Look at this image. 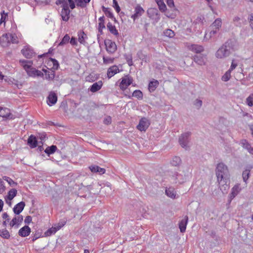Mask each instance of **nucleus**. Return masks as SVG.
Masks as SVG:
<instances>
[{"mask_svg":"<svg viewBox=\"0 0 253 253\" xmlns=\"http://www.w3.org/2000/svg\"><path fill=\"white\" fill-rule=\"evenodd\" d=\"M215 173L220 187L225 185L228 187L229 174L227 167L222 163L218 164Z\"/></svg>","mask_w":253,"mask_h":253,"instance_id":"obj_1","label":"nucleus"},{"mask_svg":"<svg viewBox=\"0 0 253 253\" xmlns=\"http://www.w3.org/2000/svg\"><path fill=\"white\" fill-rule=\"evenodd\" d=\"M19 62L29 76L33 78L43 76V73L42 71L32 67L33 62L32 61L20 60Z\"/></svg>","mask_w":253,"mask_h":253,"instance_id":"obj_2","label":"nucleus"},{"mask_svg":"<svg viewBox=\"0 0 253 253\" xmlns=\"http://www.w3.org/2000/svg\"><path fill=\"white\" fill-rule=\"evenodd\" d=\"M49 62H51L53 64L52 69L47 68V69H42V72L43 73V76H45V79L48 81H52L55 77V71L54 70L57 69L59 64L57 61L54 59L50 58L48 60Z\"/></svg>","mask_w":253,"mask_h":253,"instance_id":"obj_3","label":"nucleus"},{"mask_svg":"<svg viewBox=\"0 0 253 253\" xmlns=\"http://www.w3.org/2000/svg\"><path fill=\"white\" fill-rule=\"evenodd\" d=\"M16 43L18 42L17 37L15 34H6L0 38V43L3 46H7L9 43Z\"/></svg>","mask_w":253,"mask_h":253,"instance_id":"obj_4","label":"nucleus"},{"mask_svg":"<svg viewBox=\"0 0 253 253\" xmlns=\"http://www.w3.org/2000/svg\"><path fill=\"white\" fill-rule=\"evenodd\" d=\"M120 81L119 88L121 91H125L128 86L132 84L133 80L132 77L127 75L120 79Z\"/></svg>","mask_w":253,"mask_h":253,"instance_id":"obj_5","label":"nucleus"},{"mask_svg":"<svg viewBox=\"0 0 253 253\" xmlns=\"http://www.w3.org/2000/svg\"><path fill=\"white\" fill-rule=\"evenodd\" d=\"M222 21L220 18L216 19L211 26V31L210 32V36L215 34L221 27Z\"/></svg>","mask_w":253,"mask_h":253,"instance_id":"obj_6","label":"nucleus"},{"mask_svg":"<svg viewBox=\"0 0 253 253\" xmlns=\"http://www.w3.org/2000/svg\"><path fill=\"white\" fill-rule=\"evenodd\" d=\"M150 125L149 120L146 118H142L140 121L136 128L140 131H146Z\"/></svg>","mask_w":253,"mask_h":253,"instance_id":"obj_7","label":"nucleus"},{"mask_svg":"<svg viewBox=\"0 0 253 253\" xmlns=\"http://www.w3.org/2000/svg\"><path fill=\"white\" fill-rule=\"evenodd\" d=\"M106 50L110 53H114L117 49V45L116 43L109 39H106L104 41Z\"/></svg>","mask_w":253,"mask_h":253,"instance_id":"obj_8","label":"nucleus"},{"mask_svg":"<svg viewBox=\"0 0 253 253\" xmlns=\"http://www.w3.org/2000/svg\"><path fill=\"white\" fill-rule=\"evenodd\" d=\"M229 50L227 49L226 46H221L216 51V57L218 58H223L229 55Z\"/></svg>","mask_w":253,"mask_h":253,"instance_id":"obj_9","label":"nucleus"},{"mask_svg":"<svg viewBox=\"0 0 253 253\" xmlns=\"http://www.w3.org/2000/svg\"><path fill=\"white\" fill-rule=\"evenodd\" d=\"M70 10L69 9L68 4H65L63 5V8L61 12V16L64 21H68L70 18Z\"/></svg>","mask_w":253,"mask_h":253,"instance_id":"obj_10","label":"nucleus"},{"mask_svg":"<svg viewBox=\"0 0 253 253\" xmlns=\"http://www.w3.org/2000/svg\"><path fill=\"white\" fill-rule=\"evenodd\" d=\"M190 132H186L182 134L179 138V142L183 148L187 149L188 147L187 143L188 142V138L190 135Z\"/></svg>","mask_w":253,"mask_h":253,"instance_id":"obj_11","label":"nucleus"},{"mask_svg":"<svg viewBox=\"0 0 253 253\" xmlns=\"http://www.w3.org/2000/svg\"><path fill=\"white\" fill-rule=\"evenodd\" d=\"M23 220V216L21 215L15 216L10 222L9 225L11 227H14L17 228L19 227Z\"/></svg>","mask_w":253,"mask_h":253,"instance_id":"obj_12","label":"nucleus"},{"mask_svg":"<svg viewBox=\"0 0 253 253\" xmlns=\"http://www.w3.org/2000/svg\"><path fill=\"white\" fill-rule=\"evenodd\" d=\"M241 188L240 187V184H236L231 189V192L229 195V202L230 203L231 201L240 193Z\"/></svg>","mask_w":253,"mask_h":253,"instance_id":"obj_13","label":"nucleus"},{"mask_svg":"<svg viewBox=\"0 0 253 253\" xmlns=\"http://www.w3.org/2000/svg\"><path fill=\"white\" fill-rule=\"evenodd\" d=\"M0 117L10 119L13 118L9 109L2 107H0Z\"/></svg>","mask_w":253,"mask_h":253,"instance_id":"obj_14","label":"nucleus"},{"mask_svg":"<svg viewBox=\"0 0 253 253\" xmlns=\"http://www.w3.org/2000/svg\"><path fill=\"white\" fill-rule=\"evenodd\" d=\"M144 13V10L140 5H137L134 9V13L131 15V17L134 21L136 19L141 16Z\"/></svg>","mask_w":253,"mask_h":253,"instance_id":"obj_15","label":"nucleus"},{"mask_svg":"<svg viewBox=\"0 0 253 253\" xmlns=\"http://www.w3.org/2000/svg\"><path fill=\"white\" fill-rule=\"evenodd\" d=\"M120 72V70L117 65H113L108 69L107 75L109 79Z\"/></svg>","mask_w":253,"mask_h":253,"instance_id":"obj_16","label":"nucleus"},{"mask_svg":"<svg viewBox=\"0 0 253 253\" xmlns=\"http://www.w3.org/2000/svg\"><path fill=\"white\" fill-rule=\"evenodd\" d=\"M31 228L27 225H25L20 228L18 231V235L22 237H26L30 235Z\"/></svg>","mask_w":253,"mask_h":253,"instance_id":"obj_17","label":"nucleus"},{"mask_svg":"<svg viewBox=\"0 0 253 253\" xmlns=\"http://www.w3.org/2000/svg\"><path fill=\"white\" fill-rule=\"evenodd\" d=\"M103 82L99 81L97 82L94 83L89 88V91L92 93H94L99 91L103 86Z\"/></svg>","mask_w":253,"mask_h":253,"instance_id":"obj_18","label":"nucleus"},{"mask_svg":"<svg viewBox=\"0 0 253 253\" xmlns=\"http://www.w3.org/2000/svg\"><path fill=\"white\" fill-rule=\"evenodd\" d=\"M57 100V97L55 93L51 92L47 98V103L49 106L55 104Z\"/></svg>","mask_w":253,"mask_h":253,"instance_id":"obj_19","label":"nucleus"},{"mask_svg":"<svg viewBox=\"0 0 253 253\" xmlns=\"http://www.w3.org/2000/svg\"><path fill=\"white\" fill-rule=\"evenodd\" d=\"M25 206V202L21 201L18 203L14 207L13 209L14 213L16 214H19L24 210Z\"/></svg>","mask_w":253,"mask_h":253,"instance_id":"obj_20","label":"nucleus"},{"mask_svg":"<svg viewBox=\"0 0 253 253\" xmlns=\"http://www.w3.org/2000/svg\"><path fill=\"white\" fill-rule=\"evenodd\" d=\"M188 217L186 215L183 219L179 222V228L181 232L183 233L185 231L186 226L188 223Z\"/></svg>","mask_w":253,"mask_h":253,"instance_id":"obj_21","label":"nucleus"},{"mask_svg":"<svg viewBox=\"0 0 253 253\" xmlns=\"http://www.w3.org/2000/svg\"><path fill=\"white\" fill-rule=\"evenodd\" d=\"M253 168V166L252 165L247 166L246 169L243 172L242 177L243 180L245 183H247V181L250 175V171Z\"/></svg>","mask_w":253,"mask_h":253,"instance_id":"obj_22","label":"nucleus"},{"mask_svg":"<svg viewBox=\"0 0 253 253\" xmlns=\"http://www.w3.org/2000/svg\"><path fill=\"white\" fill-rule=\"evenodd\" d=\"M28 144L32 148H36L37 146V139L33 135H31L28 139Z\"/></svg>","mask_w":253,"mask_h":253,"instance_id":"obj_23","label":"nucleus"},{"mask_svg":"<svg viewBox=\"0 0 253 253\" xmlns=\"http://www.w3.org/2000/svg\"><path fill=\"white\" fill-rule=\"evenodd\" d=\"M17 191L16 189L13 188L10 189L7 194V195L5 197L6 202L7 203V200L10 201L12 200L17 195Z\"/></svg>","mask_w":253,"mask_h":253,"instance_id":"obj_24","label":"nucleus"},{"mask_svg":"<svg viewBox=\"0 0 253 253\" xmlns=\"http://www.w3.org/2000/svg\"><path fill=\"white\" fill-rule=\"evenodd\" d=\"M107 29L110 32L113 34L116 37H118L119 35L118 30L116 29V27L113 25L111 22H109L107 25Z\"/></svg>","mask_w":253,"mask_h":253,"instance_id":"obj_25","label":"nucleus"},{"mask_svg":"<svg viewBox=\"0 0 253 253\" xmlns=\"http://www.w3.org/2000/svg\"><path fill=\"white\" fill-rule=\"evenodd\" d=\"M189 50L196 53H200L204 50L203 46L201 45L192 44L188 46Z\"/></svg>","mask_w":253,"mask_h":253,"instance_id":"obj_26","label":"nucleus"},{"mask_svg":"<svg viewBox=\"0 0 253 253\" xmlns=\"http://www.w3.org/2000/svg\"><path fill=\"white\" fill-rule=\"evenodd\" d=\"M166 194L169 198L175 199L176 197V192L174 188L169 187L166 188L165 191Z\"/></svg>","mask_w":253,"mask_h":253,"instance_id":"obj_27","label":"nucleus"},{"mask_svg":"<svg viewBox=\"0 0 253 253\" xmlns=\"http://www.w3.org/2000/svg\"><path fill=\"white\" fill-rule=\"evenodd\" d=\"M99 23H98V31L99 32L102 34L103 33V30L104 29H105V22H104V16H102L99 18L98 19Z\"/></svg>","mask_w":253,"mask_h":253,"instance_id":"obj_28","label":"nucleus"},{"mask_svg":"<svg viewBox=\"0 0 253 253\" xmlns=\"http://www.w3.org/2000/svg\"><path fill=\"white\" fill-rule=\"evenodd\" d=\"M155 1L157 3L160 11L162 12L166 11L167 6L163 0H155Z\"/></svg>","mask_w":253,"mask_h":253,"instance_id":"obj_29","label":"nucleus"},{"mask_svg":"<svg viewBox=\"0 0 253 253\" xmlns=\"http://www.w3.org/2000/svg\"><path fill=\"white\" fill-rule=\"evenodd\" d=\"M9 232L6 229H0V237L4 239H9L10 238Z\"/></svg>","mask_w":253,"mask_h":253,"instance_id":"obj_30","label":"nucleus"},{"mask_svg":"<svg viewBox=\"0 0 253 253\" xmlns=\"http://www.w3.org/2000/svg\"><path fill=\"white\" fill-rule=\"evenodd\" d=\"M57 150V148L56 146L51 145L50 146L47 147L45 150H44V152L48 156H49L50 155L54 153Z\"/></svg>","mask_w":253,"mask_h":253,"instance_id":"obj_31","label":"nucleus"},{"mask_svg":"<svg viewBox=\"0 0 253 253\" xmlns=\"http://www.w3.org/2000/svg\"><path fill=\"white\" fill-rule=\"evenodd\" d=\"M241 144H242V146L248 150V152L251 154L253 155V148L251 147L250 144L247 142L246 140H243L241 141Z\"/></svg>","mask_w":253,"mask_h":253,"instance_id":"obj_32","label":"nucleus"},{"mask_svg":"<svg viewBox=\"0 0 253 253\" xmlns=\"http://www.w3.org/2000/svg\"><path fill=\"white\" fill-rule=\"evenodd\" d=\"M21 53L27 58H31L33 55V52L27 47L23 48L21 50Z\"/></svg>","mask_w":253,"mask_h":253,"instance_id":"obj_33","label":"nucleus"},{"mask_svg":"<svg viewBox=\"0 0 253 253\" xmlns=\"http://www.w3.org/2000/svg\"><path fill=\"white\" fill-rule=\"evenodd\" d=\"M159 83L157 80H154L150 82L148 88L150 91H154L158 86Z\"/></svg>","mask_w":253,"mask_h":253,"instance_id":"obj_34","label":"nucleus"},{"mask_svg":"<svg viewBox=\"0 0 253 253\" xmlns=\"http://www.w3.org/2000/svg\"><path fill=\"white\" fill-rule=\"evenodd\" d=\"M66 222L67 219L64 218L63 219H60L57 223L55 224L54 225L56 227V228L58 230H59L66 224Z\"/></svg>","mask_w":253,"mask_h":253,"instance_id":"obj_35","label":"nucleus"},{"mask_svg":"<svg viewBox=\"0 0 253 253\" xmlns=\"http://www.w3.org/2000/svg\"><path fill=\"white\" fill-rule=\"evenodd\" d=\"M132 96L137 98L138 99H142L143 98V93L140 90H135L133 91ZM130 98L131 96H129Z\"/></svg>","mask_w":253,"mask_h":253,"instance_id":"obj_36","label":"nucleus"},{"mask_svg":"<svg viewBox=\"0 0 253 253\" xmlns=\"http://www.w3.org/2000/svg\"><path fill=\"white\" fill-rule=\"evenodd\" d=\"M57 231H58L56 227L53 225L51 228L48 229L45 233V236H50L52 234H55Z\"/></svg>","mask_w":253,"mask_h":253,"instance_id":"obj_37","label":"nucleus"},{"mask_svg":"<svg viewBox=\"0 0 253 253\" xmlns=\"http://www.w3.org/2000/svg\"><path fill=\"white\" fill-rule=\"evenodd\" d=\"M34 1L38 5L45 6L49 4L51 0H34Z\"/></svg>","mask_w":253,"mask_h":253,"instance_id":"obj_38","label":"nucleus"},{"mask_svg":"<svg viewBox=\"0 0 253 253\" xmlns=\"http://www.w3.org/2000/svg\"><path fill=\"white\" fill-rule=\"evenodd\" d=\"M194 59L196 62H197L198 64L202 65L203 64H205V60L206 59L203 56H196L195 57Z\"/></svg>","mask_w":253,"mask_h":253,"instance_id":"obj_39","label":"nucleus"},{"mask_svg":"<svg viewBox=\"0 0 253 253\" xmlns=\"http://www.w3.org/2000/svg\"><path fill=\"white\" fill-rule=\"evenodd\" d=\"M3 180L7 182V183L10 185L11 186H15L17 185V182H14L11 178L8 177V176H3Z\"/></svg>","mask_w":253,"mask_h":253,"instance_id":"obj_40","label":"nucleus"},{"mask_svg":"<svg viewBox=\"0 0 253 253\" xmlns=\"http://www.w3.org/2000/svg\"><path fill=\"white\" fill-rule=\"evenodd\" d=\"M1 18L0 19V24L2 23H4L5 24L6 20L8 18V13L7 12H5L4 11H3L0 13Z\"/></svg>","mask_w":253,"mask_h":253,"instance_id":"obj_41","label":"nucleus"},{"mask_svg":"<svg viewBox=\"0 0 253 253\" xmlns=\"http://www.w3.org/2000/svg\"><path fill=\"white\" fill-rule=\"evenodd\" d=\"M164 34L167 37L172 38L175 36L174 32L170 29H167L164 32Z\"/></svg>","mask_w":253,"mask_h":253,"instance_id":"obj_42","label":"nucleus"},{"mask_svg":"<svg viewBox=\"0 0 253 253\" xmlns=\"http://www.w3.org/2000/svg\"><path fill=\"white\" fill-rule=\"evenodd\" d=\"M70 38L68 34H66L63 38L61 42L59 43V45H63L69 42Z\"/></svg>","mask_w":253,"mask_h":253,"instance_id":"obj_43","label":"nucleus"},{"mask_svg":"<svg viewBox=\"0 0 253 253\" xmlns=\"http://www.w3.org/2000/svg\"><path fill=\"white\" fill-rule=\"evenodd\" d=\"M231 73L230 71L228 70L222 77V80L224 82H227L229 81L231 78Z\"/></svg>","mask_w":253,"mask_h":253,"instance_id":"obj_44","label":"nucleus"},{"mask_svg":"<svg viewBox=\"0 0 253 253\" xmlns=\"http://www.w3.org/2000/svg\"><path fill=\"white\" fill-rule=\"evenodd\" d=\"M246 103L250 107H252L253 106V93L251 94L247 98Z\"/></svg>","mask_w":253,"mask_h":253,"instance_id":"obj_45","label":"nucleus"},{"mask_svg":"<svg viewBox=\"0 0 253 253\" xmlns=\"http://www.w3.org/2000/svg\"><path fill=\"white\" fill-rule=\"evenodd\" d=\"M177 10V9H174V10H172V12H170L169 11H168V12H166V15L168 18H169L171 19H174L176 17V14L175 12L174 13L173 12H175Z\"/></svg>","mask_w":253,"mask_h":253,"instance_id":"obj_46","label":"nucleus"},{"mask_svg":"<svg viewBox=\"0 0 253 253\" xmlns=\"http://www.w3.org/2000/svg\"><path fill=\"white\" fill-rule=\"evenodd\" d=\"M102 10L106 16L109 17L110 18L113 17V13L111 12L109 8H106L104 6H103Z\"/></svg>","mask_w":253,"mask_h":253,"instance_id":"obj_47","label":"nucleus"},{"mask_svg":"<svg viewBox=\"0 0 253 253\" xmlns=\"http://www.w3.org/2000/svg\"><path fill=\"white\" fill-rule=\"evenodd\" d=\"M103 63L105 64H111L114 62V58L111 57H106L104 56L103 57Z\"/></svg>","mask_w":253,"mask_h":253,"instance_id":"obj_48","label":"nucleus"},{"mask_svg":"<svg viewBox=\"0 0 253 253\" xmlns=\"http://www.w3.org/2000/svg\"><path fill=\"white\" fill-rule=\"evenodd\" d=\"M85 36V35L84 32H83L82 33H81L80 35H79L78 41L80 42V43H81L82 44H84L85 42V41H84V36Z\"/></svg>","mask_w":253,"mask_h":253,"instance_id":"obj_49","label":"nucleus"},{"mask_svg":"<svg viewBox=\"0 0 253 253\" xmlns=\"http://www.w3.org/2000/svg\"><path fill=\"white\" fill-rule=\"evenodd\" d=\"M181 163V159H172L170 164L173 166H177Z\"/></svg>","mask_w":253,"mask_h":253,"instance_id":"obj_50","label":"nucleus"},{"mask_svg":"<svg viewBox=\"0 0 253 253\" xmlns=\"http://www.w3.org/2000/svg\"><path fill=\"white\" fill-rule=\"evenodd\" d=\"M113 6L115 8V9H116V11L117 12V13H119L121 9H120V7L117 1L116 0H113Z\"/></svg>","mask_w":253,"mask_h":253,"instance_id":"obj_51","label":"nucleus"},{"mask_svg":"<svg viewBox=\"0 0 253 253\" xmlns=\"http://www.w3.org/2000/svg\"><path fill=\"white\" fill-rule=\"evenodd\" d=\"M89 169L92 172L96 173L98 171V166L96 165H91L89 167Z\"/></svg>","mask_w":253,"mask_h":253,"instance_id":"obj_52","label":"nucleus"},{"mask_svg":"<svg viewBox=\"0 0 253 253\" xmlns=\"http://www.w3.org/2000/svg\"><path fill=\"white\" fill-rule=\"evenodd\" d=\"M172 176L174 178V179L176 183V182L181 183V182L178 180L179 177L182 176V175L181 174H178L177 172H175L174 173V174Z\"/></svg>","mask_w":253,"mask_h":253,"instance_id":"obj_53","label":"nucleus"},{"mask_svg":"<svg viewBox=\"0 0 253 253\" xmlns=\"http://www.w3.org/2000/svg\"><path fill=\"white\" fill-rule=\"evenodd\" d=\"M32 218L31 216L28 215L27 216L25 219H24V222L25 224H29L32 222Z\"/></svg>","mask_w":253,"mask_h":253,"instance_id":"obj_54","label":"nucleus"},{"mask_svg":"<svg viewBox=\"0 0 253 253\" xmlns=\"http://www.w3.org/2000/svg\"><path fill=\"white\" fill-rule=\"evenodd\" d=\"M167 3L169 7L173 8L175 6L173 0H167Z\"/></svg>","mask_w":253,"mask_h":253,"instance_id":"obj_55","label":"nucleus"},{"mask_svg":"<svg viewBox=\"0 0 253 253\" xmlns=\"http://www.w3.org/2000/svg\"><path fill=\"white\" fill-rule=\"evenodd\" d=\"M112 121L111 117L110 116L107 117L104 120V123L106 125H109L110 124Z\"/></svg>","mask_w":253,"mask_h":253,"instance_id":"obj_56","label":"nucleus"},{"mask_svg":"<svg viewBox=\"0 0 253 253\" xmlns=\"http://www.w3.org/2000/svg\"><path fill=\"white\" fill-rule=\"evenodd\" d=\"M237 66V64L234 63V60H232L230 69L228 70L230 72H232L235 68Z\"/></svg>","mask_w":253,"mask_h":253,"instance_id":"obj_57","label":"nucleus"},{"mask_svg":"<svg viewBox=\"0 0 253 253\" xmlns=\"http://www.w3.org/2000/svg\"><path fill=\"white\" fill-rule=\"evenodd\" d=\"M55 3L58 5L62 4V7L65 4H67L66 0H57Z\"/></svg>","mask_w":253,"mask_h":253,"instance_id":"obj_58","label":"nucleus"},{"mask_svg":"<svg viewBox=\"0 0 253 253\" xmlns=\"http://www.w3.org/2000/svg\"><path fill=\"white\" fill-rule=\"evenodd\" d=\"M41 237V233H36L34 234V235L33 236L32 238V241L34 242L37 239Z\"/></svg>","mask_w":253,"mask_h":253,"instance_id":"obj_59","label":"nucleus"},{"mask_svg":"<svg viewBox=\"0 0 253 253\" xmlns=\"http://www.w3.org/2000/svg\"><path fill=\"white\" fill-rule=\"evenodd\" d=\"M68 2L70 8L72 9H74L75 7V4L73 0H68Z\"/></svg>","mask_w":253,"mask_h":253,"instance_id":"obj_60","label":"nucleus"},{"mask_svg":"<svg viewBox=\"0 0 253 253\" xmlns=\"http://www.w3.org/2000/svg\"><path fill=\"white\" fill-rule=\"evenodd\" d=\"M106 171V170L104 168H101L98 166V171L97 172L99 173L100 174H104Z\"/></svg>","mask_w":253,"mask_h":253,"instance_id":"obj_61","label":"nucleus"},{"mask_svg":"<svg viewBox=\"0 0 253 253\" xmlns=\"http://www.w3.org/2000/svg\"><path fill=\"white\" fill-rule=\"evenodd\" d=\"M70 43L72 45H76L77 43L76 39L75 38L72 37L71 39Z\"/></svg>","mask_w":253,"mask_h":253,"instance_id":"obj_62","label":"nucleus"},{"mask_svg":"<svg viewBox=\"0 0 253 253\" xmlns=\"http://www.w3.org/2000/svg\"><path fill=\"white\" fill-rule=\"evenodd\" d=\"M0 190H2V192L5 190V186L3 181L0 182Z\"/></svg>","mask_w":253,"mask_h":253,"instance_id":"obj_63","label":"nucleus"},{"mask_svg":"<svg viewBox=\"0 0 253 253\" xmlns=\"http://www.w3.org/2000/svg\"><path fill=\"white\" fill-rule=\"evenodd\" d=\"M202 102L200 100H197L195 105H197L198 107H200L202 106Z\"/></svg>","mask_w":253,"mask_h":253,"instance_id":"obj_64","label":"nucleus"}]
</instances>
